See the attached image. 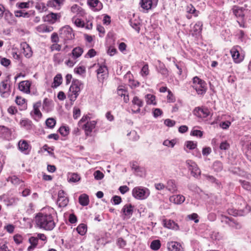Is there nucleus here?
Segmentation results:
<instances>
[{"label": "nucleus", "mask_w": 251, "mask_h": 251, "mask_svg": "<svg viewBox=\"0 0 251 251\" xmlns=\"http://www.w3.org/2000/svg\"><path fill=\"white\" fill-rule=\"evenodd\" d=\"M35 223L40 228L51 230L55 226V223L50 214L39 213L35 217Z\"/></svg>", "instance_id": "nucleus-1"}, {"label": "nucleus", "mask_w": 251, "mask_h": 251, "mask_svg": "<svg viewBox=\"0 0 251 251\" xmlns=\"http://www.w3.org/2000/svg\"><path fill=\"white\" fill-rule=\"evenodd\" d=\"M83 83L78 79H73L70 87L67 96L72 102H74L83 88Z\"/></svg>", "instance_id": "nucleus-2"}, {"label": "nucleus", "mask_w": 251, "mask_h": 251, "mask_svg": "<svg viewBox=\"0 0 251 251\" xmlns=\"http://www.w3.org/2000/svg\"><path fill=\"white\" fill-rule=\"evenodd\" d=\"M83 53V49L80 47H77L73 49L71 53L67 54V57L65 61V64L70 67H73L77 62V59L80 57Z\"/></svg>", "instance_id": "nucleus-3"}, {"label": "nucleus", "mask_w": 251, "mask_h": 251, "mask_svg": "<svg viewBox=\"0 0 251 251\" xmlns=\"http://www.w3.org/2000/svg\"><path fill=\"white\" fill-rule=\"evenodd\" d=\"M238 203H240V206H238V209H228V213L234 216L240 215H244L248 213L251 210V207L247 204L244 200L241 197H239L238 199Z\"/></svg>", "instance_id": "nucleus-4"}, {"label": "nucleus", "mask_w": 251, "mask_h": 251, "mask_svg": "<svg viewBox=\"0 0 251 251\" xmlns=\"http://www.w3.org/2000/svg\"><path fill=\"white\" fill-rule=\"evenodd\" d=\"M192 87L199 95H204L207 91L206 82L198 76L193 77Z\"/></svg>", "instance_id": "nucleus-5"}, {"label": "nucleus", "mask_w": 251, "mask_h": 251, "mask_svg": "<svg viewBox=\"0 0 251 251\" xmlns=\"http://www.w3.org/2000/svg\"><path fill=\"white\" fill-rule=\"evenodd\" d=\"M132 195L136 199L143 200L146 199L150 196V191L146 187L137 186L132 189Z\"/></svg>", "instance_id": "nucleus-6"}, {"label": "nucleus", "mask_w": 251, "mask_h": 251, "mask_svg": "<svg viewBox=\"0 0 251 251\" xmlns=\"http://www.w3.org/2000/svg\"><path fill=\"white\" fill-rule=\"evenodd\" d=\"M60 37L65 41L72 40L75 37L73 29L68 25L62 27L59 31Z\"/></svg>", "instance_id": "nucleus-7"}, {"label": "nucleus", "mask_w": 251, "mask_h": 251, "mask_svg": "<svg viewBox=\"0 0 251 251\" xmlns=\"http://www.w3.org/2000/svg\"><path fill=\"white\" fill-rule=\"evenodd\" d=\"M186 164L193 176L198 178L200 176L201 170L194 161L187 160L186 161Z\"/></svg>", "instance_id": "nucleus-8"}, {"label": "nucleus", "mask_w": 251, "mask_h": 251, "mask_svg": "<svg viewBox=\"0 0 251 251\" xmlns=\"http://www.w3.org/2000/svg\"><path fill=\"white\" fill-rule=\"evenodd\" d=\"M41 105V101H37L33 104V110L30 113L31 117L36 121H39L42 117V114L39 109Z\"/></svg>", "instance_id": "nucleus-9"}, {"label": "nucleus", "mask_w": 251, "mask_h": 251, "mask_svg": "<svg viewBox=\"0 0 251 251\" xmlns=\"http://www.w3.org/2000/svg\"><path fill=\"white\" fill-rule=\"evenodd\" d=\"M241 50L240 47L236 46L233 47L230 50L231 56L236 63H240L244 59V56L241 55L239 51Z\"/></svg>", "instance_id": "nucleus-10"}, {"label": "nucleus", "mask_w": 251, "mask_h": 251, "mask_svg": "<svg viewBox=\"0 0 251 251\" xmlns=\"http://www.w3.org/2000/svg\"><path fill=\"white\" fill-rule=\"evenodd\" d=\"M10 89L8 80L6 79L2 81L0 84V93L1 97H7L10 95Z\"/></svg>", "instance_id": "nucleus-11"}, {"label": "nucleus", "mask_w": 251, "mask_h": 251, "mask_svg": "<svg viewBox=\"0 0 251 251\" xmlns=\"http://www.w3.org/2000/svg\"><path fill=\"white\" fill-rule=\"evenodd\" d=\"M97 124L96 121H90L82 125V129H84L86 136H91L92 130L95 128Z\"/></svg>", "instance_id": "nucleus-12"}, {"label": "nucleus", "mask_w": 251, "mask_h": 251, "mask_svg": "<svg viewBox=\"0 0 251 251\" xmlns=\"http://www.w3.org/2000/svg\"><path fill=\"white\" fill-rule=\"evenodd\" d=\"M97 72V77L100 82H103L108 77V70L105 65L100 66Z\"/></svg>", "instance_id": "nucleus-13"}, {"label": "nucleus", "mask_w": 251, "mask_h": 251, "mask_svg": "<svg viewBox=\"0 0 251 251\" xmlns=\"http://www.w3.org/2000/svg\"><path fill=\"white\" fill-rule=\"evenodd\" d=\"M158 0H140L141 7L144 10H149L152 7L156 6Z\"/></svg>", "instance_id": "nucleus-14"}, {"label": "nucleus", "mask_w": 251, "mask_h": 251, "mask_svg": "<svg viewBox=\"0 0 251 251\" xmlns=\"http://www.w3.org/2000/svg\"><path fill=\"white\" fill-rule=\"evenodd\" d=\"M69 202L68 199L66 196L65 192L63 190H60L58 194L57 203L60 207L66 206Z\"/></svg>", "instance_id": "nucleus-15"}, {"label": "nucleus", "mask_w": 251, "mask_h": 251, "mask_svg": "<svg viewBox=\"0 0 251 251\" xmlns=\"http://www.w3.org/2000/svg\"><path fill=\"white\" fill-rule=\"evenodd\" d=\"M87 4L94 11H99L103 7L102 3L99 0H87Z\"/></svg>", "instance_id": "nucleus-16"}, {"label": "nucleus", "mask_w": 251, "mask_h": 251, "mask_svg": "<svg viewBox=\"0 0 251 251\" xmlns=\"http://www.w3.org/2000/svg\"><path fill=\"white\" fill-rule=\"evenodd\" d=\"M168 251H183V248L181 244L175 241L168 242L167 244Z\"/></svg>", "instance_id": "nucleus-17"}, {"label": "nucleus", "mask_w": 251, "mask_h": 251, "mask_svg": "<svg viewBox=\"0 0 251 251\" xmlns=\"http://www.w3.org/2000/svg\"><path fill=\"white\" fill-rule=\"evenodd\" d=\"M194 114L199 117L204 118L209 115L210 111L207 108L197 107L194 110Z\"/></svg>", "instance_id": "nucleus-18"}, {"label": "nucleus", "mask_w": 251, "mask_h": 251, "mask_svg": "<svg viewBox=\"0 0 251 251\" xmlns=\"http://www.w3.org/2000/svg\"><path fill=\"white\" fill-rule=\"evenodd\" d=\"M31 85V82L28 80L22 81L19 84V89L24 93L29 94Z\"/></svg>", "instance_id": "nucleus-19"}, {"label": "nucleus", "mask_w": 251, "mask_h": 251, "mask_svg": "<svg viewBox=\"0 0 251 251\" xmlns=\"http://www.w3.org/2000/svg\"><path fill=\"white\" fill-rule=\"evenodd\" d=\"M202 23L200 21L197 22L191 29V32L193 36L198 37L201 35L202 27Z\"/></svg>", "instance_id": "nucleus-20"}, {"label": "nucleus", "mask_w": 251, "mask_h": 251, "mask_svg": "<svg viewBox=\"0 0 251 251\" xmlns=\"http://www.w3.org/2000/svg\"><path fill=\"white\" fill-rule=\"evenodd\" d=\"M22 52L26 58H30L32 55V51L31 48L26 42H23L21 44Z\"/></svg>", "instance_id": "nucleus-21"}, {"label": "nucleus", "mask_w": 251, "mask_h": 251, "mask_svg": "<svg viewBox=\"0 0 251 251\" xmlns=\"http://www.w3.org/2000/svg\"><path fill=\"white\" fill-rule=\"evenodd\" d=\"M222 221L225 222L226 224H228L230 226L235 229H240L241 228V224L235 221L232 218H229L228 217L225 216L223 218Z\"/></svg>", "instance_id": "nucleus-22"}, {"label": "nucleus", "mask_w": 251, "mask_h": 251, "mask_svg": "<svg viewBox=\"0 0 251 251\" xmlns=\"http://www.w3.org/2000/svg\"><path fill=\"white\" fill-rule=\"evenodd\" d=\"M163 226L167 228L177 230L179 226L177 224L171 220L164 219L162 221Z\"/></svg>", "instance_id": "nucleus-23"}, {"label": "nucleus", "mask_w": 251, "mask_h": 251, "mask_svg": "<svg viewBox=\"0 0 251 251\" xmlns=\"http://www.w3.org/2000/svg\"><path fill=\"white\" fill-rule=\"evenodd\" d=\"M133 209L134 206L131 204H126L123 206L122 211L126 218H129L132 215Z\"/></svg>", "instance_id": "nucleus-24"}, {"label": "nucleus", "mask_w": 251, "mask_h": 251, "mask_svg": "<svg viewBox=\"0 0 251 251\" xmlns=\"http://www.w3.org/2000/svg\"><path fill=\"white\" fill-rule=\"evenodd\" d=\"M166 189L172 193H176L177 191V184L175 180L169 179L167 181Z\"/></svg>", "instance_id": "nucleus-25"}, {"label": "nucleus", "mask_w": 251, "mask_h": 251, "mask_svg": "<svg viewBox=\"0 0 251 251\" xmlns=\"http://www.w3.org/2000/svg\"><path fill=\"white\" fill-rule=\"evenodd\" d=\"M245 9L243 7L234 5L232 8V11L235 16L239 19H242L244 17Z\"/></svg>", "instance_id": "nucleus-26"}, {"label": "nucleus", "mask_w": 251, "mask_h": 251, "mask_svg": "<svg viewBox=\"0 0 251 251\" xmlns=\"http://www.w3.org/2000/svg\"><path fill=\"white\" fill-rule=\"evenodd\" d=\"M71 11L74 14L78 16L83 17L85 15V11L79 5L75 4L71 7Z\"/></svg>", "instance_id": "nucleus-27"}, {"label": "nucleus", "mask_w": 251, "mask_h": 251, "mask_svg": "<svg viewBox=\"0 0 251 251\" xmlns=\"http://www.w3.org/2000/svg\"><path fill=\"white\" fill-rule=\"evenodd\" d=\"M117 94L119 96L124 97V100L126 103L128 102L129 97L128 92L125 87L123 86H119L117 89Z\"/></svg>", "instance_id": "nucleus-28"}, {"label": "nucleus", "mask_w": 251, "mask_h": 251, "mask_svg": "<svg viewBox=\"0 0 251 251\" xmlns=\"http://www.w3.org/2000/svg\"><path fill=\"white\" fill-rule=\"evenodd\" d=\"M64 2V0H50L48 2V6L59 10Z\"/></svg>", "instance_id": "nucleus-29"}, {"label": "nucleus", "mask_w": 251, "mask_h": 251, "mask_svg": "<svg viewBox=\"0 0 251 251\" xmlns=\"http://www.w3.org/2000/svg\"><path fill=\"white\" fill-rule=\"evenodd\" d=\"M169 200L171 202L175 204H180L184 201L185 199L183 195H177L170 197Z\"/></svg>", "instance_id": "nucleus-30"}, {"label": "nucleus", "mask_w": 251, "mask_h": 251, "mask_svg": "<svg viewBox=\"0 0 251 251\" xmlns=\"http://www.w3.org/2000/svg\"><path fill=\"white\" fill-rule=\"evenodd\" d=\"M21 126L26 130H30L32 128V123L28 119H22L20 122Z\"/></svg>", "instance_id": "nucleus-31"}, {"label": "nucleus", "mask_w": 251, "mask_h": 251, "mask_svg": "<svg viewBox=\"0 0 251 251\" xmlns=\"http://www.w3.org/2000/svg\"><path fill=\"white\" fill-rule=\"evenodd\" d=\"M37 31L40 33L50 32L53 30V27L51 26H48L45 24H42L37 26Z\"/></svg>", "instance_id": "nucleus-32"}, {"label": "nucleus", "mask_w": 251, "mask_h": 251, "mask_svg": "<svg viewBox=\"0 0 251 251\" xmlns=\"http://www.w3.org/2000/svg\"><path fill=\"white\" fill-rule=\"evenodd\" d=\"M60 18V14L50 13L49 14H48V15H47V16L46 17L45 20L50 23H54L57 20L59 19Z\"/></svg>", "instance_id": "nucleus-33"}, {"label": "nucleus", "mask_w": 251, "mask_h": 251, "mask_svg": "<svg viewBox=\"0 0 251 251\" xmlns=\"http://www.w3.org/2000/svg\"><path fill=\"white\" fill-rule=\"evenodd\" d=\"M11 136L10 130L6 127L4 126H0V137L8 139Z\"/></svg>", "instance_id": "nucleus-34"}, {"label": "nucleus", "mask_w": 251, "mask_h": 251, "mask_svg": "<svg viewBox=\"0 0 251 251\" xmlns=\"http://www.w3.org/2000/svg\"><path fill=\"white\" fill-rule=\"evenodd\" d=\"M132 103L134 105H136L138 106V108L137 109L136 111H133L134 113H138L140 111V107H142L143 105V101L140 99L138 97L135 96L134 97L132 100Z\"/></svg>", "instance_id": "nucleus-35"}, {"label": "nucleus", "mask_w": 251, "mask_h": 251, "mask_svg": "<svg viewBox=\"0 0 251 251\" xmlns=\"http://www.w3.org/2000/svg\"><path fill=\"white\" fill-rule=\"evenodd\" d=\"M80 179V176L76 173H69L68 175V180L70 182H76Z\"/></svg>", "instance_id": "nucleus-36"}, {"label": "nucleus", "mask_w": 251, "mask_h": 251, "mask_svg": "<svg viewBox=\"0 0 251 251\" xmlns=\"http://www.w3.org/2000/svg\"><path fill=\"white\" fill-rule=\"evenodd\" d=\"M79 202L82 206L87 205L89 202L88 196L85 194L81 195L79 197Z\"/></svg>", "instance_id": "nucleus-37"}, {"label": "nucleus", "mask_w": 251, "mask_h": 251, "mask_svg": "<svg viewBox=\"0 0 251 251\" xmlns=\"http://www.w3.org/2000/svg\"><path fill=\"white\" fill-rule=\"evenodd\" d=\"M19 149L22 151L25 152V153H27V150L28 149L29 145L25 141H20L19 142Z\"/></svg>", "instance_id": "nucleus-38"}, {"label": "nucleus", "mask_w": 251, "mask_h": 251, "mask_svg": "<svg viewBox=\"0 0 251 251\" xmlns=\"http://www.w3.org/2000/svg\"><path fill=\"white\" fill-rule=\"evenodd\" d=\"M145 99L148 104L156 105V104L155 97L152 94H149L146 95Z\"/></svg>", "instance_id": "nucleus-39"}, {"label": "nucleus", "mask_w": 251, "mask_h": 251, "mask_svg": "<svg viewBox=\"0 0 251 251\" xmlns=\"http://www.w3.org/2000/svg\"><path fill=\"white\" fill-rule=\"evenodd\" d=\"M87 229V226L84 224L79 225L76 228L78 233L81 235H84L86 233Z\"/></svg>", "instance_id": "nucleus-40"}, {"label": "nucleus", "mask_w": 251, "mask_h": 251, "mask_svg": "<svg viewBox=\"0 0 251 251\" xmlns=\"http://www.w3.org/2000/svg\"><path fill=\"white\" fill-rule=\"evenodd\" d=\"M161 244L160 241L159 240H153L150 245V248L153 251H157L161 247Z\"/></svg>", "instance_id": "nucleus-41"}, {"label": "nucleus", "mask_w": 251, "mask_h": 251, "mask_svg": "<svg viewBox=\"0 0 251 251\" xmlns=\"http://www.w3.org/2000/svg\"><path fill=\"white\" fill-rule=\"evenodd\" d=\"M72 20L73 23L77 27H83L85 26V24L83 21L81 19L76 18L75 16L73 17Z\"/></svg>", "instance_id": "nucleus-42"}, {"label": "nucleus", "mask_w": 251, "mask_h": 251, "mask_svg": "<svg viewBox=\"0 0 251 251\" xmlns=\"http://www.w3.org/2000/svg\"><path fill=\"white\" fill-rule=\"evenodd\" d=\"M62 76L60 74H57L54 77L53 79V85L52 87L56 88L59 86L62 82Z\"/></svg>", "instance_id": "nucleus-43"}, {"label": "nucleus", "mask_w": 251, "mask_h": 251, "mask_svg": "<svg viewBox=\"0 0 251 251\" xmlns=\"http://www.w3.org/2000/svg\"><path fill=\"white\" fill-rule=\"evenodd\" d=\"M56 124V121L54 118H50L47 119L46 121V126L50 128H52L54 127Z\"/></svg>", "instance_id": "nucleus-44"}, {"label": "nucleus", "mask_w": 251, "mask_h": 251, "mask_svg": "<svg viewBox=\"0 0 251 251\" xmlns=\"http://www.w3.org/2000/svg\"><path fill=\"white\" fill-rule=\"evenodd\" d=\"M8 181H10L12 184L15 185H18L23 183V182L19 178L16 176H13L8 178Z\"/></svg>", "instance_id": "nucleus-45"}, {"label": "nucleus", "mask_w": 251, "mask_h": 251, "mask_svg": "<svg viewBox=\"0 0 251 251\" xmlns=\"http://www.w3.org/2000/svg\"><path fill=\"white\" fill-rule=\"evenodd\" d=\"M185 145L189 150H195L197 146V142L192 141H188L185 143Z\"/></svg>", "instance_id": "nucleus-46"}, {"label": "nucleus", "mask_w": 251, "mask_h": 251, "mask_svg": "<svg viewBox=\"0 0 251 251\" xmlns=\"http://www.w3.org/2000/svg\"><path fill=\"white\" fill-rule=\"evenodd\" d=\"M140 74L143 77H146L149 74V66L147 64H146L142 67Z\"/></svg>", "instance_id": "nucleus-47"}, {"label": "nucleus", "mask_w": 251, "mask_h": 251, "mask_svg": "<svg viewBox=\"0 0 251 251\" xmlns=\"http://www.w3.org/2000/svg\"><path fill=\"white\" fill-rule=\"evenodd\" d=\"M239 182L243 187V188L247 190H251V184L246 180H239Z\"/></svg>", "instance_id": "nucleus-48"}, {"label": "nucleus", "mask_w": 251, "mask_h": 251, "mask_svg": "<svg viewBox=\"0 0 251 251\" xmlns=\"http://www.w3.org/2000/svg\"><path fill=\"white\" fill-rule=\"evenodd\" d=\"M15 16L18 17H24L27 18L29 17V13L26 12H25V10H20L15 11Z\"/></svg>", "instance_id": "nucleus-49"}, {"label": "nucleus", "mask_w": 251, "mask_h": 251, "mask_svg": "<svg viewBox=\"0 0 251 251\" xmlns=\"http://www.w3.org/2000/svg\"><path fill=\"white\" fill-rule=\"evenodd\" d=\"M230 148L229 144L226 141H222L219 145V149L222 151H226Z\"/></svg>", "instance_id": "nucleus-50"}, {"label": "nucleus", "mask_w": 251, "mask_h": 251, "mask_svg": "<svg viewBox=\"0 0 251 251\" xmlns=\"http://www.w3.org/2000/svg\"><path fill=\"white\" fill-rule=\"evenodd\" d=\"M187 11L189 13L194 14L195 16H198L199 14V11H197L192 4H189L187 6Z\"/></svg>", "instance_id": "nucleus-51"}, {"label": "nucleus", "mask_w": 251, "mask_h": 251, "mask_svg": "<svg viewBox=\"0 0 251 251\" xmlns=\"http://www.w3.org/2000/svg\"><path fill=\"white\" fill-rule=\"evenodd\" d=\"M35 7L40 12L46 11L47 10V8L45 4L42 2L37 3Z\"/></svg>", "instance_id": "nucleus-52"}, {"label": "nucleus", "mask_w": 251, "mask_h": 251, "mask_svg": "<svg viewBox=\"0 0 251 251\" xmlns=\"http://www.w3.org/2000/svg\"><path fill=\"white\" fill-rule=\"evenodd\" d=\"M190 135L201 138L203 135V132L200 130L193 129L191 131Z\"/></svg>", "instance_id": "nucleus-53"}, {"label": "nucleus", "mask_w": 251, "mask_h": 251, "mask_svg": "<svg viewBox=\"0 0 251 251\" xmlns=\"http://www.w3.org/2000/svg\"><path fill=\"white\" fill-rule=\"evenodd\" d=\"M116 244L120 248H124L126 246V242L122 238L120 237L117 239Z\"/></svg>", "instance_id": "nucleus-54"}, {"label": "nucleus", "mask_w": 251, "mask_h": 251, "mask_svg": "<svg viewBox=\"0 0 251 251\" xmlns=\"http://www.w3.org/2000/svg\"><path fill=\"white\" fill-rule=\"evenodd\" d=\"M90 120V118L88 115H85L83 116L81 119L80 120V121L78 122V126L79 127L82 126V125H83V123H87V122H89Z\"/></svg>", "instance_id": "nucleus-55"}, {"label": "nucleus", "mask_w": 251, "mask_h": 251, "mask_svg": "<svg viewBox=\"0 0 251 251\" xmlns=\"http://www.w3.org/2000/svg\"><path fill=\"white\" fill-rule=\"evenodd\" d=\"M53 61L57 64L61 63L62 61V56L60 53H57L53 55Z\"/></svg>", "instance_id": "nucleus-56"}, {"label": "nucleus", "mask_w": 251, "mask_h": 251, "mask_svg": "<svg viewBox=\"0 0 251 251\" xmlns=\"http://www.w3.org/2000/svg\"><path fill=\"white\" fill-rule=\"evenodd\" d=\"M59 131L62 135L65 136L69 133V128L64 126H61L59 129Z\"/></svg>", "instance_id": "nucleus-57"}, {"label": "nucleus", "mask_w": 251, "mask_h": 251, "mask_svg": "<svg viewBox=\"0 0 251 251\" xmlns=\"http://www.w3.org/2000/svg\"><path fill=\"white\" fill-rule=\"evenodd\" d=\"M94 176L96 179L101 180L104 177V175L100 171H96L94 173Z\"/></svg>", "instance_id": "nucleus-58"}, {"label": "nucleus", "mask_w": 251, "mask_h": 251, "mask_svg": "<svg viewBox=\"0 0 251 251\" xmlns=\"http://www.w3.org/2000/svg\"><path fill=\"white\" fill-rule=\"evenodd\" d=\"M81 112L79 108L75 107L73 109V117L76 119L80 116Z\"/></svg>", "instance_id": "nucleus-59"}, {"label": "nucleus", "mask_w": 251, "mask_h": 251, "mask_svg": "<svg viewBox=\"0 0 251 251\" xmlns=\"http://www.w3.org/2000/svg\"><path fill=\"white\" fill-rule=\"evenodd\" d=\"M211 238L213 240H220L222 238V236L219 232L213 231L211 234Z\"/></svg>", "instance_id": "nucleus-60"}, {"label": "nucleus", "mask_w": 251, "mask_h": 251, "mask_svg": "<svg viewBox=\"0 0 251 251\" xmlns=\"http://www.w3.org/2000/svg\"><path fill=\"white\" fill-rule=\"evenodd\" d=\"M0 62L2 66L4 67H7L10 65L11 62L9 59L3 57L0 58Z\"/></svg>", "instance_id": "nucleus-61"}, {"label": "nucleus", "mask_w": 251, "mask_h": 251, "mask_svg": "<svg viewBox=\"0 0 251 251\" xmlns=\"http://www.w3.org/2000/svg\"><path fill=\"white\" fill-rule=\"evenodd\" d=\"M213 168L217 172H219L222 169V163L219 161H216L213 164Z\"/></svg>", "instance_id": "nucleus-62"}, {"label": "nucleus", "mask_w": 251, "mask_h": 251, "mask_svg": "<svg viewBox=\"0 0 251 251\" xmlns=\"http://www.w3.org/2000/svg\"><path fill=\"white\" fill-rule=\"evenodd\" d=\"M74 71L76 74L82 75L85 72V68L83 66H79L75 68Z\"/></svg>", "instance_id": "nucleus-63"}, {"label": "nucleus", "mask_w": 251, "mask_h": 251, "mask_svg": "<svg viewBox=\"0 0 251 251\" xmlns=\"http://www.w3.org/2000/svg\"><path fill=\"white\" fill-rule=\"evenodd\" d=\"M168 95L167 96V100L169 102H174L175 101V98L170 90H168Z\"/></svg>", "instance_id": "nucleus-64"}]
</instances>
